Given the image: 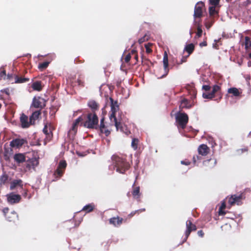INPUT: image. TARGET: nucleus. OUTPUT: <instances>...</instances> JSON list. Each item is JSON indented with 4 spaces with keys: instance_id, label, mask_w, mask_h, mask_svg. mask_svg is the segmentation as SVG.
<instances>
[{
    "instance_id": "obj_1",
    "label": "nucleus",
    "mask_w": 251,
    "mask_h": 251,
    "mask_svg": "<svg viewBox=\"0 0 251 251\" xmlns=\"http://www.w3.org/2000/svg\"><path fill=\"white\" fill-rule=\"evenodd\" d=\"M113 163L116 168V171L120 173L123 174L127 170L130 165L126 159L120 157L117 155H113L112 157Z\"/></svg>"
},
{
    "instance_id": "obj_2",
    "label": "nucleus",
    "mask_w": 251,
    "mask_h": 251,
    "mask_svg": "<svg viewBox=\"0 0 251 251\" xmlns=\"http://www.w3.org/2000/svg\"><path fill=\"white\" fill-rule=\"evenodd\" d=\"M99 118L96 113H88L85 121L81 123L83 126L89 129L98 128Z\"/></svg>"
},
{
    "instance_id": "obj_3",
    "label": "nucleus",
    "mask_w": 251,
    "mask_h": 251,
    "mask_svg": "<svg viewBox=\"0 0 251 251\" xmlns=\"http://www.w3.org/2000/svg\"><path fill=\"white\" fill-rule=\"evenodd\" d=\"M189 117L184 112H178L176 115V122L178 128L184 129L188 123Z\"/></svg>"
},
{
    "instance_id": "obj_4",
    "label": "nucleus",
    "mask_w": 251,
    "mask_h": 251,
    "mask_svg": "<svg viewBox=\"0 0 251 251\" xmlns=\"http://www.w3.org/2000/svg\"><path fill=\"white\" fill-rule=\"evenodd\" d=\"M109 100L111 102V114L110 116V119L111 120L113 118L115 122V126L116 128H118L120 127L121 124L119 122H117V119L116 118V112L119 110V105L117 100L114 101L112 98H110Z\"/></svg>"
},
{
    "instance_id": "obj_5",
    "label": "nucleus",
    "mask_w": 251,
    "mask_h": 251,
    "mask_svg": "<svg viewBox=\"0 0 251 251\" xmlns=\"http://www.w3.org/2000/svg\"><path fill=\"white\" fill-rule=\"evenodd\" d=\"M204 3L202 1L198 2L195 6L194 17L195 19L201 18L203 16V10Z\"/></svg>"
},
{
    "instance_id": "obj_6",
    "label": "nucleus",
    "mask_w": 251,
    "mask_h": 251,
    "mask_svg": "<svg viewBox=\"0 0 251 251\" xmlns=\"http://www.w3.org/2000/svg\"><path fill=\"white\" fill-rule=\"evenodd\" d=\"M46 101L41 97H34L32 100V106L36 108L42 109L46 106Z\"/></svg>"
},
{
    "instance_id": "obj_7",
    "label": "nucleus",
    "mask_w": 251,
    "mask_h": 251,
    "mask_svg": "<svg viewBox=\"0 0 251 251\" xmlns=\"http://www.w3.org/2000/svg\"><path fill=\"white\" fill-rule=\"evenodd\" d=\"M66 167L67 163L66 161L61 160V161H60L57 168V169L54 172V176H55L57 177H61L64 173Z\"/></svg>"
},
{
    "instance_id": "obj_8",
    "label": "nucleus",
    "mask_w": 251,
    "mask_h": 251,
    "mask_svg": "<svg viewBox=\"0 0 251 251\" xmlns=\"http://www.w3.org/2000/svg\"><path fill=\"white\" fill-rule=\"evenodd\" d=\"M116 118L117 119V122H119L121 124L120 127L118 128H117V130H120L121 132H125L126 134H128L129 131L127 129L126 126L122 123V122L125 121V115H123L122 112H119L118 116L117 117H116Z\"/></svg>"
},
{
    "instance_id": "obj_9",
    "label": "nucleus",
    "mask_w": 251,
    "mask_h": 251,
    "mask_svg": "<svg viewBox=\"0 0 251 251\" xmlns=\"http://www.w3.org/2000/svg\"><path fill=\"white\" fill-rule=\"evenodd\" d=\"M6 197L7 202L11 204L19 203L21 200L20 195L15 194L12 192L7 194Z\"/></svg>"
},
{
    "instance_id": "obj_10",
    "label": "nucleus",
    "mask_w": 251,
    "mask_h": 251,
    "mask_svg": "<svg viewBox=\"0 0 251 251\" xmlns=\"http://www.w3.org/2000/svg\"><path fill=\"white\" fill-rule=\"evenodd\" d=\"M186 229L185 232V240L188 238L192 231L197 230V226L192 223L190 220H188L186 222Z\"/></svg>"
},
{
    "instance_id": "obj_11",
    "label": "nucleus",
    "mask_w": 251,
    "mask_h": 251,
    "mask_svg": "<svg viewBox=\"0 0 251 251\" xmlns=\"http://www.w3.org/2000/svg\"><path fill=\"white\" fill-rule=\"evenodd\" d=\"M243 199L242 194H240L239 195H232L228 199V203L230 205H233L236 203L238 205H240L241 203V201Z\"/></svg>"
},
{
    "instance_id": "obj_12",
    "label": "nucleus",
    "mask_w": 251,
    "mask_h": 251,
    "mask_svg": "<svg viewBox=\"0 0 251 251\" xmlns=\"http://www.w3.org/2000/svg\"><path fill=\"white\" fill-rule=\"evenodd\" d=\"M29 120L30 119H29ZM20 121L21 127L23 128H26L29 127L30 125H33L32 124L30 123V120L28 121V116L23 113L20 115Z\"/></svg>"
},
{
    "instance_id": "obj_13",
    "label": "nucleus",
    "mask_w": 251,
    "mask_h": 251,
    "mask_svg": "<svg viewBox=\"0 0 251 251\" xmlns=\"http://www.w3.org/2000/svg\"><path fill=\"white\" fill-rule=\"evenodd\" d=\"M39 164V160L35 157H32L27 161H26L25 166L26 168L30 170L31 169H35Z\"/></svg>"
},
{
    "instance_id": "obj_14",
    "label": "nucleus",
    "mask_w": 251,
    "mask_h": 251,
    "mask_svg": "<svg viewBox=\"0 0 251 251\" xmlns=\"http://www.w3.org/2000/svg\"><path fill=\"white\" fill-rule=\"evenodd\" d=\"M132 195L134 199H135L138 202L141 201V193H140V186H136L135 185V183L132 185Z\"/></svg>"
},
{
    "instance_id": "obj_15",
    "label": "nucleus",
    "mask_w": 251,
    "mask_h": 251,
    "mask_svg": "<svg viewBox=\"0 0 251 251\" xmlns=\"http://www.w3.org/2000/svg\"><path fill=\"white\" fill-rule=\"evenodd\" d=\"M25 143H27V141L24 139L17 138L13 140L10 142V145L12 147L19 148L24 145Z\"/></svg>"
},
{
    "instance_id": "obj_16",
    "label": "nucleus",
    "mask_w": 251,
    "mask_h": 251,
    "mask_svg": "<svg viewBox=\"0 0 251 251\" xmlns=\"http://www.w3.org/2000/svg\"><path fill=\"white\" fill-rule=\"evenodd\" d=\"M109 224L113 225L114 226H121L123 222H124V219L122 218H121L119 216L116 217H113L110 218L109 220Z\"/></svg>"
},
{
    "instance_id": "obj_17",
    "label": "nucleus",
    "mask_w": 251,
    "mask_h": 251,
    "mask_svg": "<svg viewBox=\"0 0 251 251\" xmlns=\"http://www.w3.org/2000/svg\"><path fill=\"white\" fill-rule=\"evenodd\" d=\"M88 106L91 109V113H96L100 108L99 104L94 100H90L87 103Z\"/></svg>"
},
{
    "instance_id": "obj_18",
    "label": "nucleus",
    "mask_w": 251,
    "mask_h": 251,
    "mask_svg": "<svg viewBox=\"0 0 251 251\" xmlns=\"http://www.w3.org/2000/svg\"><path fill=\"white\" fill-rule=\"evenodd\" d=\"M163 62L164 69L165 73L164 75H163L162 76H161L160 77V78H163V77L166 76L169 72L168 57V55H167L166 52H165V53H164Z\"/></svg>"
},
{
    "instance_id": "obj_19",
    "label": "nucleus",
    "mask_w": 251,
    "mask_h": 251,
    "mask_svg": "<svg viewBox=\"0 0 251 251\" xmlns=\"http://www.w3.org/2000/svg\"><path fill=\"white\" fill-rule=\"evenodd\" d=\"M41 109L37 110L32 113L31 115L29 117L30 123L34 125L35 121L38 120L41 116Z\"/></svg>"
},
{
    "instance_id": "obj_20",
    "label": "nucleus",
    "mask_w": 251,
    "mask_h": 251,
    "mask_svg": "<svg viewBox=\"0 0 251 251\" xmlns=\"http://www.w3.org/2000/svg\"><path fill=\"white\" fill-rule=\"evenodd\" d=\"M43 132L46 135V137L45 139V144H46L47 142H50L53 136V134L51 130L50 131V132L48 131V126L47 124L45 125L43 129Z\"/></svg>"
},
{
    "instance_id": "obj_21",
    "label": "nucleus",
    "mask_w": 251,
    "mask_h": 251,
    "mask_svg": "<svg viewBox=\"0 0 251 251\" xmlns=\"http://www.w3.org/2000/svg\"><path fill=\"white\" fill-rule=\"evenodd\" d=\"M83 121V118L81 116L79 117L77 119H76L75 121L74 122L71 131H72L74 132V134H75L77 132V127L79 124L80 125H83L81 124V123Z\"/></svg>"
},
{
    "instance_id": "obj_22",
    "label": "nucleus",
    "mask_w": 251,
    "mask_h": 251,
    "mask_svg": "<svg viewBox=\"0 0 251 251\" xmlns=\"http://www.w3.org/2000/svg\"><path fill=\"white\" fill-rule=\"evenodd\" d=\"M13 158L14 161L18 164L22 163L26 161L25 155L21 153L15 154Z\"/></svg>"
},
{
    "instance_id": "obj_23",
    "label": "nucleus",
    "mask_w": 251,
    "mask_h": 251,
    "mask_svg": "<svg viewBox=\"0 0 251 251\" xmlns=\"http://www.w3.org/2000/svg\"><path fill=\"white\" fill-rule=\"evenodd\" d=\"M194 105V104L193 103H191L190 101L186 99H183L181 100L180 105H179V108L180 109H189L191 108Z\"/></svg>"
},
{
    "instance_id": "obj_24",
    "label": "nucleus",
    "mask_w": 251,
    "mask_h": 251,
    "mask_svg": "<svg viewBox=\"0 0 251 251\" xmlns=\"http://www.w3.org/2000/svg\"><path fill=\"white\" fill-rule=\"evenodd\" d=\"M209 148L205 144H202L198 148L199 153L203 156L206 155L209 153Z\"/></svg>"
},
{
    "instance_id": "obj_25",
    "label": "nucleus",
    "mask_w": 251,
    "mask_h": 251,
    "mask_svg": "<svg viewBox=\"0 0 251 251\" xmlns=\"http://www.w3.org/2000/svg\"><path fill=\"white\" fill-rule=\"evenodd\" d=\"M221 86L218 85H214L213 86L212 90L211 91V94H212V96L213 98L215 97L216 94L219 97V99H221L222 98V94L221 92Z\"/></svg>"
},
{
    "instance_id": "obj_26",
    "label": "nucleus",
    "mask_w": 251,
    "mask_h": 251,
    "mask_svg": "<svg viewBox=\"0 0 251 251\" xmlns=\"http://www.w3.org/2000/svg\"><path fill=\"white\" fill-rule=\"evenodd\" d=\"M19 186L22 189L23 188V181L21 179H15L10 183V189L14 190L16 187Z\"/></svg>"
},
{
    "instance_id": "obj_27",
    "label": "nucleus",
    "mask_w": 251,
    "mask_h": 251,
    "mask_svg": "<svg viewBox=\"0 0 251 251\" xmlns=\"http://www.w3.org/2000/svg\"><path fill=\"white\" fill-rule=\"evenodd\" d=\"M6 218L9 222H15L18 219V215L15 211H13L6 216Z\"/></svg>"
},
{
    "instance_id": "obj_28",
    "label": "nucleus",
    "mask_w": 251,
    "mask_h": 251,
    "mask_svg": "<svg viewBox=\"0 0 251 251\" xmlns=\"http://www.w3.org/2000/svg\"><path fill=\"white\" fill-rule=\"evenodd\" d=\"M31 87L35 91H41L43 89V85L41 81H36L32 83Z\"/></svg>"
},
{
    "instance_id": "obj_29",
    "label": "nucleus",
    "mask_w": 251,
    "mask_h": 251,
    "mask_svg": "<svg viewBox=\"0 0 251 251\" xmlns=\"http://www.w3.org/2000/svg\"><path fill=\"white\" fill-rule=\"evenodd\" d=\"M15 77V82L16 83H25L29 80L28 78L24 77L22 76L19 77L17 75H14Z\"/></svg>"
},
{
    "instance_id": "obj_30",
    "label": "nucleus",
    "mask_w": 251,
    "mask_h": 251,
    "mask_svg": "<svg viewBox=\"0 0 251 251\" xmlns=\"http://www.w3.org/2000/svg\"><path fill=\"white\" fill-rule=\"evenodd\" d=\"M195 50V45L193 43L186 45L184 48V50L186 51L188 55L191 54Z\"/></svg>"
},
{
    "instance_id": "obj_31",
    "label": "nucleus",
    "mask_w": 251,
    "mask_h": 251,
    "mask_svg": "<svg viewBox=\"0 0 251 251\" xmlns=\"http://www.w3.org/2000/svg\"><path fill=\"white\" fill-rule=\"evenodd\" d=\"M95 205L94 203H90V204H88L84 206L83 207L82 211H84L86 213H89V212L93 211L94 210V209H95Z\"/></svg>"
},
{
    "instance_id": "obj_32",
    "label": "nucleus",
    "mask_w": 251,
    "mask_h": 251,
    "mask_svg": "<svg viewBox=\"0 0 251 251\" xmlns=\"http://www.w3.org/2000/svg\"><path fill=\"white\" fill-rule=\"evenodd\" d=\"M227 92L229 94H232L234 97L239 96L241 94L238 89L235 87L229 88L227 90Z\"/></svg>"
},
{
    "instance_id": "obj_33",
    "label": "nucleus",
    "mask_w": 251,
    "mask_h": 251,
    "mask_svg": "<svg viewBox=\"0 0 251 251\" xmlns=\"http://www.w3.org/2000/svg\"><path fill=\"white\" fill-rule=\"evenodd\" d=\"M8 179V176L5 173H3L0 177V185L5 184Z\"/></svg>"
},
{
    "instance_id": "obj_34",
    "label": "nucleus",
    "mask_w": 251,
    "mask_h": 251,
    "mask_svg": "<svg viewBox=\"0 0 251 251\" xmlns=\"http://www.w3.org/2000/svg\"><path fill=\"white\" fill-rule=\"evenodd\" d=\"M100 129V133L101 134H104L106 136H108L110 135L111 131L108 129L107 126H104L103 128L100 127L99 128Z\"/></svg>"
},
{
    "instance_id": "obj_35",
    "label": "nucleus",
    "mask_w": 251,
    "mask_h": 251,
    "mask_svg": "<svg viewBox=\"0 0 251 251\" xmlns=\"http://www.w3.org/2000/svg\"><path fill=\"white\" fill-rule=\"evenodd\" d=\"M226 207L225 202H223L221 206L219 208L218 213L219 215H224L226 214V212L224 210Z\"/></svg>"
},
{
    "instance_id": "obj_36",
    "label": "nucleus",
    "mask_w": 251,
    "mask_h": 251,
    "mask_svg": "<svg viewBox=\"0 0 251 251\" xmlns=\"http://www.w3.org/2000/svg\"><path fill=\"white\" fill-rule=\"evenodd\" d=\"M49 64H50V62H48V61L41 63L38 65V69L40 71H42L46 69L48 67Z\"/></svg>"
},
{
    "instance_id": "obj_37",
    "label": "nucleus",
    "mask_w": 251,
    "mask_h": 251,
    "mask_svg": "<svg viewBox=\"0 0 251 251\" xmlns=\"http://www.w3.org/2000/svg\"><path fill=\"white\" fill-rule=\"evenodd\" d=\"M216 6L212 5L209 7V13L210 16H213L218 13L215 9Z\"/></svg>"
},
{
    "instance_id": "obj_38",
    "label": "nucleus",
    "mask_w": 251,
    "mask_h": 251,
    "mask_svg": "<svg viewBox=\"0 0 251 251\" xmlns=\"http://www.w3.org/2000/svg\"><path fill=\"white\" fill-rule=\"evenodd\" d=\"M245 46L247 49L251 47V41L250 37L248 36H246L245 38Z\"/></svg>"
},
{
    "instance_id": "obj_39",
    "label": "nucleus",
    "mask_w": 251,
    "mask_h": 251,
    "mask_svg": "<svg viewBox=\"0 0 251 251\" xmlns=\"http://www.w3.org/2000/svg\"><path fill=\"white\" fill-rule=\"evenodd\" d=\"M138 143L139 140L137 138H133L132 140L131 146L135 150H136L138 148Z\"/></svg>"
},
{
    "instance_id": "obj_40",
    "label": "nucleus",
    "mask_w": 251,
    "mask_h": 251,
    "mask_svg": "<svg viewBox=\"0 0 251 251\" xmlns=\"http://www.w3.org/2000/svg\"><path fill=\"white\" fill-rule=\"evenodd\" d=\"M202 33V30L201 28V26L199 25L197 27V32L196 33V36L200 38L201 36Z\"/></svg>"
},
{
    "instance_id": "obj_41",
    "label": "nucleus",
    "mask_w": 251,
    "mask_h": 251,
    "mask_svg": "<svg viewBox=\"0 0 251 251\" xmlns=\"http://www.w3.org/2000/svg\"><path fill=\"white\" fill-rule=\"evenodd\" d=\"M76 83H77V85L78 86H81V87H83L84 86V81L83 80V79L81 78L80 77H79L77 80H76Z\"/></svg>"
},
{
    "instance_id": "obj_42",
    "label": "nucleus",
    "mask_w": 251,
    "mask_h": 251,
    "mask_svg": "<svg viewBox=\"0 0 251 251\" xmlns=\"http://www.w3.org/2000/svg\"><path fill=\"white\" fill-rule=\"evenodd\" d=\"M135 215H136L135 213L134 212V211H132L125 218V219L124 220V222H126L127 220H129L130 219H131Z\"/></svg>"
},
{
    "instance_id": "obj_43",
    "label": "nucleus",
    "mask_w": 251,
    "mask_h": 251,
    "mask_svg": "<svg viewBox=\"0 0 251 251\" xmlns=\"http://www.w3.org/2000/svg\"><path fill=\"white\" fill-rule=\"evenodd\" d=\"M202 96L204 99H212L214 98L213 96H212V94H211V93H203Z\"/></svg>"
},
{
    "instance_id": "obj_44",
    "label": "nucleus",
    "mask_w": 251,
    "mask_h": 251,
    "mask_svg": "<svg viewBox=\"0 0 251 251\" xmlns=\"http://www.w3.org/2000/svg\"><path fill=\"white\" fill-rule=\"evenodd\" d=\"M2 70L0 72V76L1 78L5 79L6 77V71L4 70V68H2Z\"/></svg>"
},
{
    "instance_id": "obj_45",
    "label": "nucleus",
    "mask_w": 251,
    "mask_h": 251,
    "mask_svg": "<svg viewBox=\"0 0 251 251\" xmlns=\"http://www.w3.org/2000/svg\"><path fill=\"white\" fill-rule=\"evenodd\" d=\"M248 151V148H245L243 149H240L236 151L237 153L238 154H241L244 152H247Z\"/></svg>"
},
{
    "instance_id": "obj_46",
    "label": "nucleus",
    "mask_w": 251,
    "mask_h": 251,
    "mask_svg": "<svg viewBox=\"0 0 251 251\" xmlns=\"http://www.w3.org/2000/svg\"><path fill=\"white\" fill-rule=\"evenodd\" d=\"M190 55H187L186 56H182L181 59V61L180 62H177V65H180L181 64H182L184 62H186L187 61V58Z\"/></svg>"
},
{
    "instance_id": "obj_47",
    "label": "nucleus",
    "mask_w": 251,
    "mask_h": 251,
    "mask_svg": "<svg viewBox=\"0 0 251 251\" xmlns=\"http://www.w3.org/2000/svg\"><path fill=\"white\" fill-rule=\"evenodd\" d=\"M148 40V37L146 35H145L143 37L138 40V42L139 44H142Z\"/></svg>"
},
{
    "instance_id": "obj_48",
    "label": "nucleus",
    "mask_w": 251,
    "mask_h": 251,
    "mask_svg": "<svg viewBox=\"0 0 251 251\" xmlns=\"http://www.w3.org/2000/svg\"><path fill=\"white\" fill-rule=\"evenodd\" d=\"M220 0H209V4L214 5L217 6L219 4Z\"/></svg>"
},
{
    "instance_id": "obj_49",
    "label": "nucleus",
    "mask_w": 251,
    "mask_h": 251,
    "mask_svg": "<svg viewBox=\"0 0 251 251\" xmlns=\"http://www.w3.org/2000/svg\"><path fill=\"white\" fill-rule=\"evenodd\" d=\"M104 126H105L104 124V118L103 117L100 119V126L98 125V128L100 127L103 128Z\"/></svg>"
},
{
    "instance_id": "obj_50",
    "label": "nucleus",
    "mask_w": 251,
    "mask_h": 251,
    "mask_svg": "<svg viewBox=\"0 0 251 251\" xmlns=\"http://www.w3.org/2000/svg\"><path fill=\"white\" fill-rule=\"evenodd\" d=\"M145 211H146L145 208H141V209L134 211V212L135 213V214L139 215L141 213L145 212Z\"/></svg>"
},
{
    "instance_id": "obj_51",
    "label": "nucleus",
    "mask_w": 251,
    "mask_h": 251,
    "mask_svg": "<svg viewBox=\"0 0 251 251\" xmlns=\"http://www.w3.org/2000/svg\"><path fill=\"white\" fill-rule=\"evenodd\" d=\"M131 59V54L130 53H128L127 55H126L125 58V61L126 63H128Z\"/></svg>"
},
{
    "instance_id": "obj_52",
    "label": "nucleus",
    "mask_w": 251,
    "mask_h": 251,
    "mask_svg": "<svg viewBox=\"0 0 251 251\" xmlns=\"http://www.w3.org/2000/svg\"><path fill=\"white\" fill-rule=\"evenodd\" d=\"M9 209L8 207H5L3 209L2 211H3V213L5 217H6V216L7 215V214L9 213Z\"/></svg>"
},
{
    "instance_id": "obj_53",
    "label": "nucleus",
    "mask_w": 251,
    "mask_h": 251,
    "mask_svg": "<svg viewBox=\"0 0 251 251\" xmlns=\"http://www.w3.org/2000/svg\"><path fill=\"white\" fill-rule=\"evenodd\" d=\"M202 88L203 90H204L206 91H208L210 90L211 87L208 85H204L202 86Z\"/></svg>"
},
{
    "instance_id": "obj_54",
    "label": "nucleus",
    "mask_w": 251,
    "mask_h": 251,
    "mask_svg": "<svg viewBox=\"0 0 251 251\" xmlns=\"http://www.w3.org/2000/svg\"><path fill=\"white\" fill-rule=\"evenodd\" d=\"M201 159V157L198 155H194L193 157V161L194 164L196 163L197 160H199Z\"/></svg>"
},
{
    "instance_id": "obj_55",
    "label": "nucleus",
    "mask_w": 251,
    "mask_h": 251,
    "mask_svg": "<svg viewBox=\"0 0 251 251\" xmlns=\"http://www.w3.org/2000/svg\"><path fill=\"white\" fill-rule=\"evenodd\" d=\"M145 47L146 48V52L148 53H150L151 52H152V50L150 48L148 45H145Z\"/></svg>"
},
{
    "instance_id": "obj_56",
    "label": "nucleus",
    "mask_w": 251,
    "mask_h": 251,
    "mask_svg": "<svg viewBox=\"0 0 251 251\" xmlns=\"http://www.w3.org/2000/svg\"><path fill=\"white\" fill-rule=\"evenodd\" d=\"M181 163L185 165H190L191 162L189 161L182 160L181 161Z\"/></svg>"
},
{
    "instance_id": "obj_57",
    "label": "nucleus",
    "mask_w": 251,
    "mask_h": 251,
    "mask_svg": "<svg viewBox=\"0 0 251 251\" xmlns=\"http://www.w3.org/2000/svg\"><path fill=\"white\" fill-rule=\"evenodd\" d=\"M198 234L200 237H203L204 234L202 230H200L198 231Z\"/></svg>"
},
{
    "instance_id": "obj_58",
    "label": "nucleus",
    "mask_w": 251,
    "mask_h": 251,
    "mask_svg": "<svg viewBox=\"0 0 251 251\" xmlns=\"http://www.w3.org/2000/svg\"><path fill=\"white\" fill-rule=\"evenodd\" d=\"M132 53L134 55V58L137 61L138 60V55L136 54V52L133 50H132L131 51Z\"/></svg>"
},
{
    "instance_id": "obj_59",
    "label": "nucleus",
    "mask_w": 251,
    "mask_h": 251,
    "mask_svg": "<svg viewBox=\"0 0 251 251\" xmlns=\"http://www.w3.org/2000/svg\"><path fill=\"white\" fill-rule=\"evenodd\" d=\"M200 46L201 47L206 46H207V43L206 41H203L200 44Z\"/></svg>"
},
{
    "instance_id": "obj_60",
    "label": "nucleus",
    "mask_w": 251,
    "mask_h": 251,
    "mask_svg": "<svg viewBox=\"0 0 251 251\" xmlns=\"http://www.w3.org/2000/svg\"><path fill=\"white\" fill-rule=\"evenodd\" d=\"M13 75L12 74H8L7 75H6V79L10 80L11 78L13 77Z\"/></svg>"
},
{
    "instance_id": "obj_61",
    "label": "nucleus",
    "mask_w": 251,
    "mask_h": 251,
    "mask_svg": "<svg viewBox=\"0 0 251 251\" xmlns=\"http://www.w3.org/2000/svg\"><path fill=\"white\" fill-rule=\"evenodd\" d=\"M211 161H213L214 165H215V164H216V161L215 160L212 159H208V160H206V161H205V162H206H206H209Z\"/></svg>"
},
{
    "instance_id": "obj_62",
    "label": "nucleus",
    "mask_w": 251,
    "mask_h": 251,
    "mask_svg": "<svg viewBox=\"0 0 251 251\" xmlns=\"http://www.w3.org/2000/svg\"><path fill=\"white\" fill-rule=\"evenodd\" d=\"M192 92H193V95L194 98H195L196 96V92L194 90Z\"/></svg>"
},
{
    "instance_id": "obj_63",
    "label": "nucleus",
    "mask_w": 251,
    "mask_h": 251,
    "mask_svg": "<svg viewBox=\"0 0 251 251\" xmlns=\"http://www.w3.org/2000/svg\"><path fill=\"white\" fill-rule=\"evenodd\" d=\"M27 190H25V193H24V197H26V196L27 195Z\"/></svg>"
},
{
    "instance_id": "obj_64",
    "label": "nucleus",
    "mask_w": 251,
    "mask_h": 251,
    "mask_svg": "<svg viewBox=\"0 0 251 251\" xmlns=\"http://www.w3.org/2000/svg\"><path fill=\"white\" fill-rule=\"evenodd\" d=\"M205 26H206V28L208 29L211 27V24H210V25H208L207 24H206Z\"/></svg>"
}]
</instances>
